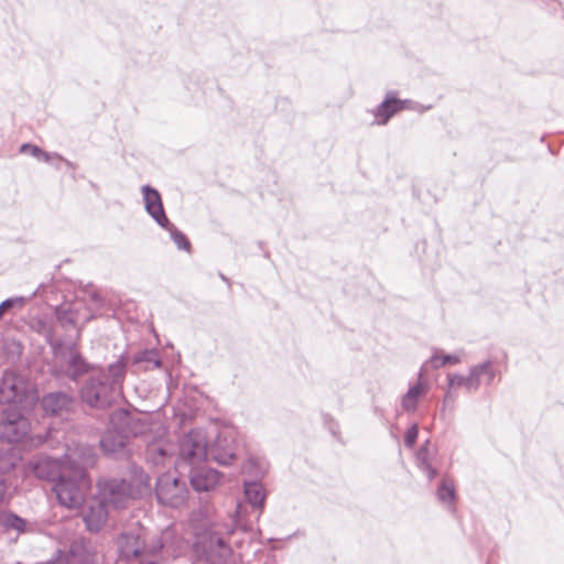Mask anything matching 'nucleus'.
Wrapping results in <instances>:
<instances>
[{"mask_svg":"<svg viewBox=\"0 0 564 564\" xmlns=\"http://www.w3.org/2000/svg\"><path fill=\"white\" fill-rule=\"evenodd\" d=\"M180 456L189 465L196 466L207 456V440L204 433L192 431L180 444Z\"/></svg>","mask_w":564,"mask_h":564,"instance_id":"20e7f679","label":"nucleus"},{"mask_svg":"<svg viewBox=\"0 0 564 564\" xmlns=\"http://www.w3.org/2000/svg\"><path fill=\"white\" fill-rule=\"evenodd\" d=\"M148 454L154 463H161L162 457L166 454L165 448L162 446V441L151 443L148 446Z\"/></svg>","mask_w":564,"mask_h":564,"instance_id":"b1692460","label":"nucleus"},{"mask_svg":"<svg viewBox=\"0 0 564 564\" xmlns=\"http://www.w3.org/2000/svg\"><path fill=\"white\" fill-rule=\"evenodd\" d=\"M141 564H145L143 560H142V563H141ZM147 564H154V562L149 561Z\"/></svg>","mask_w":564,"mask_h":564,"instance_id":"c756f323","label":"nucleus"},{"mask_svg":"<svg viewBox=\"0 0 564 564\" xmlns=\"http://www.w3.org/2000/svg\"><path fill=\"white\" fill-rule=\"evenodd\" d=\"M437 497L441 501L452 505L456 498L455 485L451 479H443L437 490Z\"/></svg>","mask_w":564,"mask_h":564,"instance_id":"412c9836","label":"nucleus"},{"mask_svg":"<svg viewBox=\"0 0 564 564\" xmlns=\"http://www.w3.org/2000/svg\"><path fill=\"white\" fill-rule=\"evenodd\" d=\"M35 394L28 382L14 372H6L0 386V401L8 404L7 409L29 412L35 404Z\"/></svg>","mask_w":564,"mask_h":564,"instance_id":"7ed1b4c3","label":"nucleus"},{"mask_svg":"<svg viewBox=\"0 0 564 564\" xmlns=\"http://www.w3.org/2000/svg\"><path fill=\"white\" fill-rule=\"evenodd\" d=\"M89 488L90 479L85 470L66 463L63 465L58 480L54 486L59 503L68 509L80 507Z\"/></svg>","mask_w":564,"mask_h":564,"instance_id":"f03ea898","label":"nucleus"},{"mask_svg":"<svg viewBox=\"0 0 564 564\" xmlns=\"http://www.w3.org/2000/svg\"><path fill=\"white\" fill-rule=\"evenodd\" d=\"M166 229L171 232L173 241L180 249H183L187 252L191 251V242L183 232L178 231L171 223Z\"/></svg>","mask_w":564,"mask_h":564,"instance_id":"4be33fe9","label":"nucleus"},{"mask_svg":"<svg viewBox=\"0 0 564 564\" xmlns=\"http://www.w3.org/2000/svg\"><path fill=\"white\" fill-rule=\"evenodd\" d=\"M245 494L251 505L259 508L263 507L265 500V491L262 485L258 482L248 484L245 487Z\"/></svg>","mask_w":564,"mask_h":564,"instance_id":"a211bd4d","label":"nucleus"},{"mask_svg":"<svg viewBox=\"0 0 564 564\" xmlns=\"http://www.w3.org/2000/svg\"><path fill=\"white\" fill-rule=\"evenodd\" d=\"M417 435H419V429L416 425H413L411 426L406 433H405V436H404V442L405 444L409 446V447H412L414 446L415 442H416V438H417Z\"/></svg>","mask_w":564,"mask_h":564,"instance_id":"bb28decb","label":"nucleus"},{"mask_svg":"<svg viewBox=\"0 0 564 564\" xmlns=\"http://www.w3.org/2000/svg\"><path fill=\"white\" fill-rule=\"evenodd\" d=\"M219 481V474L214 469L194 467L191 471V484L197 491L210 490L215 488Z\"/></svg>","mask_w":564,"mask_h":564,"instance_id":"9b49d317","label":"nucleus"},{"mask_svg":"<svg viewBox=\"0 0 564 564\" xmlns=\"http://www.w3.org/2000/svg\"><path fill=\"white\" fill-rule=\"evenodd\" d=\"M100 445L106 453H117L124 446V440L119 433L108 432L102 436Z\"/></svg>","mask_w":564,"mask_h":564,"instance_id":"6ab92c4d","label":"nucleus"},{"mask_svg":"<svg viewBox=\"0 0 564 564\" xmlns=\"http://www.w3.org/2000/svg\"><path fill=\"white\" fill-rule=\"evenodd\" d=\"M475 378L480 379V384L486 383L489 384L494 378L496 377V369L492 362H485L471 369Z\"/></svg>","mask_w":564,"mask_h":564,"instance_id":"aec40b11","label":"nucleus"},{"mask_svg":"<svg viewBox=\"0 0 564 564\" xmlns=\"http://www.w3.org/2000/svg\"><path fill=\"white\" fill-rule=\"evenodd\" d=\"M106 387L100 382H90L82 389L83 400L91 406H101L104 401L101 394L105 392Z\"/></svg>","mask_w":564,"mask_h":564,"instance_id":"2eb2a0df","label":"nucleus"},{"mask_svg":"<svg viewBox=\"0 0 564 564\" xmlns=\"http://www.w3.org/2000/svg\"><path fill=\"white\" fill-rule=\"evenodd\" d=\"M194 534L197 539L196 544L205 552H214L224 547V541L218 536L217 532L212 530L208 521H204L200 525H193Z\"/></svg>","mask_w":564,"mask_h":564,"instance_id":"6e6552de","label":"nucleus"},{"mask_svg":"<svg viewBox=\"0 0 564 564\" xmlns=\"http://www.w3.org/2000/svg\"><path fill=\"white\" fill-rule=\"evenodd\" d=\"M121 554L130 560L140 557L144 552L143 541L139 536L124 534L119 540Z\"/></svg>","mask_w":564,"mask_h":564,"instance_id":"4468645a","label":"nucleus"},{"mask_svg":"<svg viewBox=\"0 0 564 564\" xmlns=\"http://www.w3.org/2000/svg\"><path fill=\"white\" fill-rule=\"evenodd\" d=\"M72 403V399L65 393H50L42 400V405L45 412L50 414H61L67 410Z\"/></svg>","mask_w":564,"mask_h":564,"instance_id":"ddd939ff","label":"nucleus"},{"mask_svg":"<svg viewBox=\"0 0 564 564\" xmlns=\"http://www.w3.org/2000/svg\"><path fill=\"white\" fill-rule=\"evenodd\" d=\"M410 105L411 102L409 100H401L393 96H388L376 110V123L380 126L386 124L393 115L410 108Z\"/></svg>","mask_w":564,"mask_h":564,"instance_id":"9d476101","label":"nucleus"},{"mask_svg":"<svg viewBox=\"0 0 564 564\" xmlns=\"http://www.w3.org/2000/svg\"><path fill=\"white\" fill-rule=\"evenodd\" d=\"M430 362L433 368L438 369L446 365H456L459 362V357L456 355H434Z\"/></svg>","mask_w":564,"mask_h":564,"instance_id":"5701e85b","label":"nucleus"},{"mask_svg":"<svg viewBox=\"0 0 564 564\" xmlns=\"http://www.w3.org/2000/svg\"><path fill=\"white\" fill-rule=\"evenodd\" d=\"M142 192L148 213L156 220L160 226L167 228L170 220L164 213L159 192L149 186H144Z\"/></svg>","mask_w":564,"mask_h":564,"instance_id":"1a4fd4ad","label":"nucleus"},{"mask_svg":"<svg viewBox=\"0 0 564 564\" xmlns=\"http://www.w3.org/2000/svg\"><path fill=\"white\" fill-rule=\"evenodd\" d=\"M24 412L4 410V420L0 423V438L9 443L22 441L29 430V422L23 416Z\"/></svg>","mask_w":564,"mask_h":564,"instance_id":"39448f33","label":"nucleus"},{"mask_svg":"<svg viewBox=\"0 0 564 564\" xmlns=\"http://www.w3.org/2000/svg\"><path fill=\"white\" fill-rule=\"evenodd\" d=\"M63 465L64 464L61 465L56 460L43 458L30 463L29 468L31 473L34 474L40 479H53L57 471L58 475L61 474Z\"/></svg>","mask_w":564,"mask_h":564,"instance_id":"f8f14e48","label":"nucleus"},{"mask_svg":"<svg viewBox=\"0 0 564 564\" xmlns=\"http://www.w3.org/2000/svg\"><path fill=\"white\" fill-rule=\"evenodd\" d=\"M214 460L221 465H231L237 456V435L234 431L220 432L209 451Z\"/></svg>","mask_w":564,"mask_h":564,"instance_id":"423d86ee","label":"nucleus"},{"mask_svg":"<svg viewBox=\"0 0 564 564\" xmlns=\"http://www.w3.org/2000/svg\"><path fill=\"white\" fill-rule=\"evenodd\" d=\"M11 306V302L10 301H6L3 303L0 304V315Z\"/></svg>","mask_w":564,"mask_h":564,"instance_id":"cd10ccee","label":"nucleus"},{"mask_svg":"<svg viewBox=\"0 0 564 564\" xmlns=\"http://www.w3.org/2000/svg\"><path fill=\"white\" fill-rule=\"evenodd\" d=\"M4 496V486L3 482L0 480V501L3 499Z\"/></svg>","mask_w":564,"mask_h":564,"instance_id":"c85d7f7f","label":"nucleus"},{"mask_svg":"<svg viewBox=\"0 0 564 564\" xmlns=\"http://www.w3.org/2000/svg\"><path fill=\"white\" fill-rule=\"evenodd\" d=\"M21 153H29L37 159L48 161L50 155L48 153L44 152L42 149H40L37 145L24 143L20 148Z\"/></svg>","mask_w":564,"mask_h":564,"instance_id":"393cba45","label":"nucleus"},{"mask_svg":"<svg viewBox=\"0 0 564 564\" xmlns=\"http://www.w3.org/2000/svg\"><path fill=\"white\" fill-rule=\"evenodd\" d=\"M185 485L171 476H161L156 484V497L161 503L177 507L185 499Z\"/></svg>","mask_w":564,"mask_h":564,"instance_id":"0eeeda50","label":"nucleus"},{"mask_svg":"<svg viewBox=\"0 0 564 564\" xmlns=\"http://www.w3.org/2000/svg\"><path fill=\"white\" fill-rule=\"evenodd\" d=\"M132 492L124 481L117 479L98 482V497L93 498L83 510V520L88 531H99L108 518L107 506H118Z\"/></svg>","mask_w":564,"mask_h":564,"instance_id":"f257e3e1","label":"nucleus"},{"mask_svg":"<svg viewBox=\"0 0 564 564\" xmlns=\"http://www.w3.org/2000/svg\"><path fill=\"white\" fill-rule=\"evenodd\" d=\"M448 386L451 389L465 387L468 391L476 390L480 386V379L475 378V375L470 371L468 377L458 375H448Z\"/></svg>","mask_w":564,"mask_h":564,"instance_id":"f3484780","label":"nucleus"},{"mask_svg":"<svg viewBox=\"0 0 564 564\" xmlns=\"http://www.w3.org/2000/svg\"><path fill=\"white\" fill-rule=\"evenodd\" d=\"M427 392V384L423 381H419L416 384L411 387L406 394L402 399V406L406 411H414L421 397Z\"/></svg>","mask_w":564,"mask_h":564,"instance_id":"dca6fc26","label":"nucleus"},{"mask_svg":"<svg viewBox=\"0 0 564 564\" xmlns=\"http://www.w3.org/2000/svg\"><path fill=\"white\" fill-rule=\"evenodd\" d=\"M6 524L10 528L17 529L18 531H23L25 521L17 516H8L6 519Z\"/></svg>","mask_w":564,"mask_h":564,"instance_id":"a878e982","label":"nucleus"}]
</instances>
